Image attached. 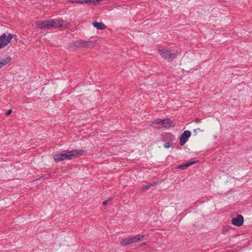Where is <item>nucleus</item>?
Returning a JSON list of instances; mask_svg holds the SVG:
<instances>
[{
  "mask_svg": "<svg viewBox=\"0 0 252 252\" xmlns=\"http://www.w3.org/2000/svg\"><path fill=\"white\" fill-rule=\"evenodd\" d=\"M85 151L83 150L74 149L70 151H63L62 153H57L53 156L54 160L57 162L64 160H71L74 157L82 156Z\"/></svg>",
  "mask_w": 252,
  "mask_h": 252,
  "instance_id": "nucleus-1",
  "label": "nucleus"
},
{
  "mask_svg": "<svg viewBox=\"0 0 252 252\" xmlns=\"http://www.w3.org/2000/svg\"><path fill=\"white\" fill-rule=\"evenodd\" d=\"M158 54L164 59L173 60L181 54L179 51H176L174 53H171V51L167 48H160L158 50Z\"/></svg>",
  "mask_w": 252,
  "mask_h": 252,
  "instance_id": "nucleus-2",
  "label": "nucleus"
},
{
  "mask_svg": "<svg viewBox=\"0 0 252 252\" xmlns=\"http://www.w3.org/2000/svg\"><path fill=\"white\" fill-rule=\"evenodd\" d=\"M36 27L38 28L43 29H50L51 27H62L63 25L57 22V21L52 20H45V21H39L36 23Z\"/></svg>",
  "mask_w": 252,
  "mask_h": 252,
  "instance_id": "nucleus-3",
  "label": "nucleus"
},
{
  "mask_svg": "<svg viewBox=\"0 0 252 252\" xmlns=\"http://www.w3.org/2000/svg\"><path fill=\"white\" fill-rule=\"evenodd\" d=\"M152 126L153 127H164L168 128L172 126V121L170 119H158L153 122Z\"/></svg>",
  "mask_w": 252,
  "mask_h": 252,
  "instance_id": "nucleus-4",
  "label": "nucleus"
},
{
  "mask_svg": "<svg viewBox=\"0 0 252 252\" xmlns=\"http://www.w3.org/2000/svg\"><path fill=\"white\" fill-rule=\"evenodd\" d=\"M144 235H137L135 236H131L128 237L123 239L121 243L123 245L126 246L129 245L133 243H135L141 240H142Z\"/></svg>",
  "mask_w": 252,
  "mask_h": 252,
  "instance_id": "nucleus-5",
  "label": "nucleus"
},
{
  "mask_svg": "<svg viewBox=\"0 0 252 252\" xmlns=\"http://www.w3.org/2000/svg\"><path fill=\"white\" fill-rule=\"evenodd\" d=\"M13 37V35L11 33H9L7 36L5 33H3L0 36V48L2 49L7 45Z\"/></svg>",
  "mask_w": 252,
  "mask_h": 252,
  "instance_id": "nucleus-6",
  "label": "nucleus"
},
{
  "mask_svg": "<svg viewBox=\"0 0 252 252\" xmlns=\"http://www.w3.org/2000/svg\"><path fill=\"white\" fill-rule=\"evenodd\" d=\"M191 135V132L189 130H185L181 135L180 138V144L183 146L187 142V139Z\"/></svg>",
  "mask_w": 252,
  "mask_h": 252,
  "instance_id": "nucleus-7",
  "label": "nucleus"
},
{
  "mask_svg": "<svg viewBox=\"0 0 252 252\" xmlns=\"http://www.w3.org/2000/svg\"><path fill=\"white\" fill-rule=\"evenodd\" d=\"M244 222V219L242 215H239L236 218L232 219V224L236 226H240L243 225Z\"/></svg>",
  "mask_w": 252,
  "mask_h": 252,
  "instance_id": "nucleus-8",
  "label": "nucleus"
},
{
  "mask_svg": "<svg viewBox=\"0 0 252 252\" xmlns=\"http://www.w3.org/2000/svg\"><path fill=\"white\" fill-rule=\"evenodd\" d=\"M197 162V160L187 162L185 164L180 165L178 166V168H179L181 170H185V169H187L189 166H191V165L196 163Z\"/></svg>",
  "mask_w": 252,
  "mask_h": 252,
  "instance_id": "nucleus-9",
  "label": "nucleus"
},
{
  "mask_svg": "<svg viewBox=\"0 0 252 252\" xmlns=\"http://www.w3.org/2000/svg\"><path fill=\"white\" fill-rule=\"evenodd\" d=\"M93 25L98 30H103L106 28V26L102 22H93Z\"/></svg>",
  "mask_w": 252,
  "mask_h": 252,
  "instance_id": "nucleus-10",
  "label": "nucleus"
},
{
  "mask_svg": "<svg viewBox=\"0 0 252 252\" xmlns=\"http://www.w3.org/2000/svg\"><path fill=\"white\" fill-rule=\"evenodd\" d=\"M12 60L11 57H7L0 60V68L9 63Z\"/></svg>",
  "mask_w": 252,
  "mask_h": 252,
  "instance_id": "nucleus-11",
  "label": "nucleus"
},
{
  "mask_svg": "<svg viewBox=\"0 0 252 252\" xmlns=\"http://www.w3.org/2000/svg\"><path fill=\"white\" fill-rule=\"evenodd\" d=\"M79 45L80 46L82 47H89L90 46L93 45V43L91 41H81L79 42Z\"/></svg>",
  "mask_w": 252,
  "mask_h": 252,
  "instance_id": "nucleus-12",
  "label": "nucleus"
},
{
  "mask_svg": "<svg viewBox=\"0 0 252 252\" xmlns=\"http://www.w3.org/2000/svg\"><path fill=\"white\" fill-rule=\"evenodd\" d=\"M156 183H150L148 185H146V186H144L142 187L141 188V189L143 191H144L145 190H148L149 189H150L151 187H155V185H156Z\"/></svg>",
  "mask_w": 252,
  "mask_h": 252,
  "instance_id": "nucleus-13",
  "label": "nucleus"
},
{
  "mask_svg": "<svg viewBox=\"0 0 252 252\" xmlns=\"http://www.w3.org/2000/svg\"><path fill=\"white\" fill-rule=\"evenodd\" d=\"M67 1L71 3H76L81 4L84 3V0H68Z\"/></svg>",
  "mask_w": 252,
  "mask_h": 252,
  "instance_id": "nucleus-14",
  "label": "nucleus"
},
{
  "mask_svg": "<svg viewBox=\"0 0 252 252\" xmlns=\"http://www.w3.org/2000/svg\"><path fill=\"white\" fill-rule=\"evenodd\" d=\"M171 147V144L169 142H167L165 143L164 144V147L166 148H169Z\"/></svg>",
  "mask_w": 252,
  "mask_h": 252,
  "instance_id": "nucleus-15",
  "label": "nucleus"
},
{
  "mask_svg": "<svg viewBox=\"0 0 252 252\" xmlns=\"http://www.w3.org/2000/svg\"><path fill=\"white\" fill-rule=\"evenodd\" d=\"M11 112H12V110H11V109H9V110L6 112V115L7 116H8V115H10V114H11Z\"/></svg>",
  "mask_w": 252,
  "mask_h": 252,
  "instance_id": "nucleus-16",
  "label": "nucleus"
},
{
  "mask_svg": "<svg viewBox=\"0 0 252 252\" xmlns=\"http://www.w3.org/2000/svg\"><path fill=\"white\" fill-rule=\"evenodd\" d=\"M108 202V200H107L104 201L103 202L102 204H103V205L104 206H105V205H107V204Z\"/></svg>",
  "mask_w": 252,
  "mask_h": 252,
  "instance_id": "nucleus-17",
  "label": "nucleus"
},
{
  "mask_svg": "<svg viewBox=\"0 0 252 252\" xmlns=\"http://www.w3.org/2000/svg\"><path fill=\"white\" fill-rule=\"evenodd\" d=\"M195 130H198V131H203V130H201V129H200V128H197V129H196Z\"/></svg>",
  "mask_w": 252,
  "mask_h": 252,
  "instance_id": "nucleus-18",
  "label": "nucleus"
}]
</instances>
